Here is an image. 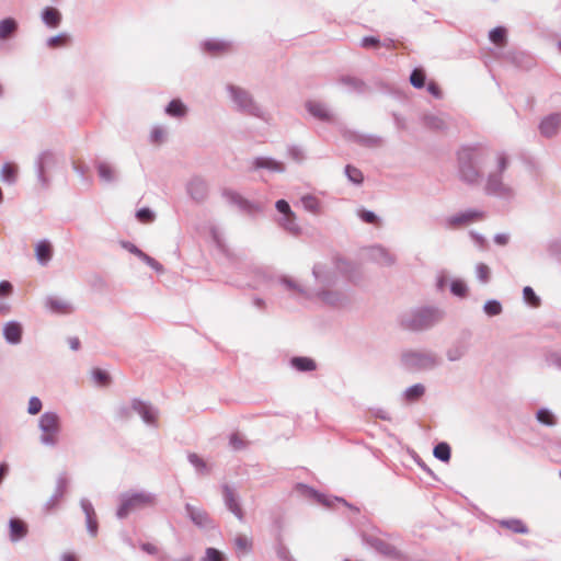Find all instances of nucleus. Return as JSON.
Masks as SVG:
<instances>
[{
  "label": "nucleus",
  "mask_w": 561,
  "mask_h": 561,
  "mask_svg": "<svg viewBox=\"0 0 561 561\" xmlns=\"http://www.w3.org/2000/svg\"><path fill=\"white\" fill-rule=\"evenodd\" d=\"M226 91L236 111L257 118L264 117L263 108L248 90L236 84H227Z\"/></svg>",
  "instance_id": "5"
},
{
  "label": "nucleus",
  "mask_w": 561,
  "mask_h": 561,
  "mask_svg": "<svg viewBox=\"0 0 561 561\" xmlns=\"http://www.w3.org/2000/svg\"><path fill=\"white\" fill-rule=\"evenodd\" d=\"M99 176L102 181L106 183L114 182L115 176V170L106 162H99L96 165Z\"/></svg>",
  "instance_id": "36"
},
{
  "label": "nucleus",
  "mask_w": 561,
  "mask_h": 561,
  "mask_svg": "<svg viewBox=\"0 0 561 561\" xmlns=\"http://www.w3.org/2000/svg\"><path fill=\"white\" fill-rule=\"evenodd\" d=\"M357 214H358V217L364 222H367V224H377L378 222L377 215L371 210L359 209Z\"/></svg>",
  "instance_id": "56"
},
{
  "label": "nucleus",
  "mask_w": 561,
  "mask_h": 561,
  "mask_svg": "<svg viewBox=\"0 0 561 561\" xmlns=\"http://www.w3.org/2000/svg\"><path fill=\"white\" fill-rule=\"evenodd\" d=\"M18 30V22L12 18L0 21V39L5 41L11 37Z\"/></svg>",
  "instance_id": "29"
},
{
  "label": "nucleus",
  "mask_w": 561,
  "mask_h": 561,
  "mask_svg": "<svg viewBox=\"0 0 561 561\" xmlns=\"http://www.w3.org/2000/svg\"><path fill=\"white\" fill-rule=\"evenodd\" d=\"M495 170L490 172L484 191L488 195L510 202L516 196L514 186L504 181L503 173L508 167V158L504 152L496 153Z\"/></svg>",
  "instance_id": "2"
},
{
  "label": "nucleus",
  "mask_w": 561,
  "mask_h": 561,
  "mask_svg": "<svg viewBox=\"0 0 561 561\" xmlns=\"http://www.w3.org/2000/svg\"><path fill=\"white\" fill-rule=\"evenodd\" d=\"M363 539L368 547L373 548L380 554L390 558H394L398 556L396 548L380 537H377L375 535H367L364 536Z\"/></svg>",
  "instance_id": "13"
},
{
  "label": "nucleus",
  "mask_w": 561,
  "mask_h": 561,
  "mask_svg": "<svg viewBox=\"0 0 561 561\" xmlns=\"http://www.w3.org/2000/svg\"><path fill=\"white\" fill-rule=\"evenodd\" d=\"M133 410L137 412L142 421L148 425H156L158 411L153 409L150 404L135 399L131 403Z\"/></svg>",
  "instance_id": "20"
},
{
  "label": "nucleus",
  "mask_w": 561,
  "mask_h": 561,
  "mask_svg": "<svg viewBox=\"0 0 561 561\" xmlns=\"http://www.w3.org/2000/svg\"><path fill=\"white\" fill-rule=\"evenodd\" d=\"M300 202L302 207L311 214L318 215L321 210L320 201L311 194L304 195Z\"/></svg>",
  "instance_id": "35"
},
{
  "label": "nucleus",
  "mask_w": 561,
  "mask_h": 561,
  "mask_svg": "<svg viewBox=\"0 0 561 561\" xmlns=\"http://www.w3.org/2000/svg\"><path fill=\"white\" fill-rule=\"evenodd\" d=\"M224 501L226 507L240 520H243L244 514L239 504L234 491L227 484L222 486Z\"/></svg>",
  "instance_id": "19"
},
{
  "label": "nucleus",
  "mask_w": 561,
  "mask_h": 561,
  "mask_svg": "<svg viewBox=\"0 0 561 561\" xmlns=\"http://www.w3.org/2000/svg\"><path fill=\"white\" fill-rule=\"evenodd\" d=\"M290 365L298 371H311L316 369V363L309 357H293Z\"/></svg>",
  "instance_id": "34"
},
{
  "label": "nucleus",
  "mask_w": 561,
  "mask_h": 561,
  "mask_svg": "<svg viewBox=\"0 0 561 561\" xmlns=\"http://www.w3.org/2000/svg\"><path fill=\"white\" fill-rule=\"evenodd\" d=\"M10 540L12 542L20 541L27 535L26 524L19 518H11L9 520Z\"/></svg>",
  "instance_id": "24"
},
{
  "label": "nucleus",
  "mask_w": 561,
  "mask_h": 561,
  "mask_svg": "<svg viewBox=\"0 0 561 561\" xmlns=\"http://www.w3.org/2000/svg\"><path fill=\"white\" fill-rule=\"evenodd\" d=\"M355 140L366 147H378L382 144V139L375 135H356Z\"/></svg>",
  "instance_id": "38"
},
{
  "label": "nucleus",
  "mask_w": 561,
  "mask_h": 561,
  "mask_svg": "<svg viewBox=\"0 0 561 561\" xmlns=\"http://www.w3.org/2000/svg\"><path fill=\"white\" fill-rule=\"evenodd\" d=\"M368 256L375 263L381 266H391L396 262V256L381 245H373L368 249Z\"/></svg>",
  "instance_id": "16"
},
{
  "label": "nucleus",
  "mask_w": 561,
  "mask_h": 561,
  "mask_svg": "<svg viewBox=\"0 0 561 561\" xmlns=\"http://www.w3.org/2000/svg\"><path fill=\"white\" fill-rule=\"evenodd\" d=\"M422 122L426 127L434 130H444L447 127V122L442 115L426 114Z\"/></svg>",
  "instance_id": "28"
},
{
  "label": "nucleus",
  "mask_w": 561,
  "mask_h": 561,
  "mask_svg": "<svg viewBox=\"0 0 561 561\" xmlns=\"http://www.w3.org/2000/svg\"><path fill=\"white\" fill-rule=\"evenodd\" d=\"M68 39V35L65 33L58 34L56 36H51L47 39V46L50 48L65 45Z\"/></svg>",
  "instance_id": "57"
},
{
  "label": "nucleus",
  "mask_w": 561,
  "mask_h": 561,
  "mask_svg": "<svg viewBox=\"0 0 561 561\" xmlns=\"http://www.w3.org/2000/svg\"><path fill=\"white\" fill-rule=\"evenodd\" d=\"M444 318V311L437 307H422L401 317L402 328L410 331L428 330Z\"/></svg>",
  "instance_id": "3"
},
{
  "label": "nucleus",
  "mask_w": 561,
  "mask_h": 561,
  "mask_svg": "<svg viewBox=\"0 0 561 561\" xmlns=\"http://www.w3.org/2000/svg\"><path fill=\"white\" fill-rule=\"evenodd\" d=\"M44 306L49 312L61 316L71 314L76 310L71 300L54 295L45 298Z\"/></svg>",
  "instance_id": "11"
},
{
  "label": "nucleus",
  "mask_w": 561,
  "mask_h": 561,
  "mask_svg": "<svg viewBox=\"0 0 561 561\" xmlns=\"http://www.w3.org/2000/svg\"><path fill=\"white\" fill-rule=\"evenodd\" d=\"M136 218L142 224H150L154 220L156 214L150 208L144 207L137 210Z\"/></svg>",
  "instance_id": "48"
},
{
  "label": "nucleus",
  "mask_w": 561,
  "mask_h": 561,
  "mask_svg": "<svg viewBox=\"0 0 561 561\" xmlns=\"http://www.w3.org/2000/svg\"><path fill=\"white\" fill-rule=\"evenodd\" d=\"M35 256L42 266H46L53 257V247L46 239L41 240L35 245Z\"/></svg>",
  "instance_id": "22"
},
{
  "label": "nucleus",
  "mask_w": 561,
  "mask_h": 561,
  "mask_svg": "<svg viewBox=\"0 0 561 561\" xmlns=\"http://www.w3.org/2000/svg\"><path fill=\"white\" fill-rule=\"evenodd\" d=\"M450 291L457 297H466L468 293L467 284L461 279H455L450 284Z\"/></svg>",
  "instance_id": "46"
},
{
  "label": "nucleus",
  "mask_w": 561,
  "mask_h": 561,
  "mask_svg": "<svg viewBox=\"0 0 561 561\" xmlns=\"http://www.w3.org/2000/svg\"><path fill=\"white\" fill-rule=\"evenodd\" d=\"M0 178L4 183L14 184L18 178V167L12 163H4L0 171Z\"/></svg>",
  "instance_id": "33"
},
{
  "label": "nucleus",
  "mask_w": 561,
  "mask_h": 561,
  "mask_svg": "<svg viewBox=\"0 0 561 561\" xmlns=\"http://www.w3.org/2000/svg\"><path fill=\"white\" fill-rule=\"evenodd\" d=\"M434 456L442 460L448 461L450 459V447L447 443H439L434 447Z\"/></svg>",
  "instance_id": "44"
},
{
  "label": "nucleus",
  "mask_w": 561,
  "mask_h": 561,
  "mask_svg": "<svg viewBox=\"0 0 561 561\" xmlns=\"http://www.w3.org/2000/svg\"><path fill=\"white\" fill-rule=\"evenodd\" d=\"M275 552L277 558L282 561H295L289 549L283 542L276 545Z\"/></svg>",
  "instance_id": "50"
},
{
  "label": "nucleus",
  "mask_w": 561,
  "mask_h": 561,
  "mask_svg": "<svg viewBox=\"0 0 561 561\" xmlns=\"http://www.w3.org/2000/svg\"><path fill=\"white\" fill-rule=\"evenodd\" d=\"M234 545L238 550H242V551H247V552L250 551L252 548L251 540L249 538H247L245 536H238L234 539Z\"/></svg>",
  "instance_id": "55"
},
{
  "label": "nucleus",
  "mask_w": 561,
  "mask_h": 561,
  "mask_svg": "<svg viewBox=\"0 0 561 561\" xmlns=\"http://www.w3.org/2000/svg\"><path fill=\"white\" fill-rule=\"evenodd\" d=\"M484 213L478 209H466L463 211L454 214L444 219V226L447 229H457L469 224L481 220Z\"/></svg>",
  "instance_id": "10"
},
{
  "label": "nucleus",
  "mask_w": 561,
  "mask_h": 561,
  "mask_svg": "<svg viewBox=\"0 0 561 561\" xmlns=\"http://www.w3.org/2000/svg\"><path fill=\"white\" fill-rule=\"evenodd\" d=\"M483 311L489 316V317H495V316H499L502 313L503 311V308H502V305L499 300H495V299H491V300H488L484 305H483Z\"/></svg>",
  "instance_id": "43"
},
{
  "label": "nucleus",
  "mask_w": 561,
  "mask_h": 561,
  "mask_svg": "<svg viewBox=\"0 0 561 561\" xmlns=\"http://www.w3.org/2000/svg\"><path fill=\"white\" fill-rule=\"evenodd\" d=\"M139 259L141 261H144L147 265H149L151 268L157 271L158 273H162L163 272V266L157 260H154L153 257L149 256L145 252L141 254V256Z\"/></svg>",
  "instance_id": "59"
},
{
  "label": "nucleus",
  "mask_w": 561,
  "mask_h": 561,
  "mask_svg": "<svg viewBox=\"0 0 561 561\" xmlns=\"http://www.w3.org/2000/svg\"><path fill=\"white\" fill-rule=\"evenodd\" d=\"M524 299L531 305L533 307H537L539 305V298L535 294L531 287L526 286L523 289Z\"/></svg>",
  "instance_id": "53"
},
{
  "label": "nucleus",
  "mask_w": 561,
  "mask_h": 561,
  "mask_svg": "<svg viewBox=\"0 0 561 561\" xmlns=\"http://www.w3.org/2000/svg\"><path fill=\"white\" fill-rule=\"evenodd\" d=\"M204 48L208 51L217 53V51H224L229 48V43L218 39H210L206 41L203 44Z\"/></svg>",
  "instance_id": "45"
},
{
  "label": "nucleus",
  "mask_w": 561,
  "mask_h": 561,
  "mask_svg": "<svg viewBox=\"0 0 561 561\" xmlns=\"http://www.w3.org/2000/svg\"><path fill=\"white\" fill-rule=\"evenodd\" d=\"M286 290L298 294L306 298H313L311 288H305L290 277L284 276L279 279Z\"/></svg>",
  "instance_id": "25"
},
{
  "label": "nucleus",
  "mask_w": 561,
  "mask_h": 561,
  "mask_svg": "<svg viewBox=\"0 0 561 561\" xmlns=\"http://www.w3.org/2000/svg\"><path fill=\"white\" fill-rule=\"evenodd\" d=\"M501 525L506 527V528H508V529H511L512 531H514L516 534H527L528 533L527 527L519 519L502 520Z\"/></svg>",
  "instance_id": "41"
},
{
  "label": "nucleus",
  "mask_w": 561,
  "mask_h": 561,
  "mask_svg": "<svg viewBox=\"0 0 561 561\" xmlns=\"http://www.w3.org/2000/svg\"><path fill=\"white\" fill-rule=\"evenodd\" d=\"M203 561H224L221 552L215 548H207Z\"/></svg>",
  "instance_id": "62"
},
{
  "label": "nucleus",
  "mask_w": 561,
  "mask_h": 561,
  "mask_svg": "<svg viewBox=\"0 0 561 561\" xmlns=\"http://www.w3.org/2000/svg\"><path fill=\"white\" fill-rule=\"evenodd\" d=\"M548 252L551 256L561 262V240H553L548 244Z\"/></svg>",
  "instance_id": "58"
},
{
  "label": "nucleus",
  "mask_w": 561,
  "mask_h": 561,
  "mask_svg": "<svg viewBox=\"0 0 561 561\" xmlns=\"http://www.w3.org/2000/svg\"><path fill=\"white\" fill-rule=\"evenodd\" d=\"M119 505L116 511V516L119 519L126 518L129 514L154 506L157 503L156 494L148 491H126L118 497Z\"/></svg>",
  "instance_id": "4"
},
{
  "label": "nucleus",
  "mask_w": 561,
  "mask_h": 561,
  "mask_svg": "<svg viewBox=\"0 0 561 561\" xmlns=\"http://www.w3.org/2000/svg\"><path fill=\"white\" fill-rule=\"evenodd\" d=\"M185 511L192 523L202 529H209L214 527L213 519L209 517L206 511L203 508L193 506L191 504L185 505Z\"/></svg>",
  "instance_id": "12"
},
{
  "label": "nucleus",
  "mask_w": 561,
  "mask_h": 561,
  "mask_svg": "<svg viewBox=\"0 0 561 561\" xmlns=\"http://www.w3.org/2000/svg\"><path fill=\"white\" fill-rule=\"evenodd\" d=\"M476 277L481 284H488L491 278V270L484 263H478L476 265Z\"/></svg>",
  "instance_id": "42"
},
{
  "label": "nucleus",
  "mask_w": 561,
  "mask_h": 561,
  "mask_svg": "<svg viewBox=\"0 0 561 561\" xmlns=\"http://www.w3.org/2000/svg\"><path fill=\"white\" fill-rule=\"evenodd\" d=\"M306 110L318 121L325 123H332L334 121V115L331 110L327 104L320 101H308L306 103Z\"/></svg>",
  "instance_id": "14"
},
{
  "label": "nucleus",
  "mask_w": 561,
  "mask_h": 561,
  "mask_svg": "<svg viewBox=\"0 0 561 561\" xmlns=\"http://www.w3.org/2000/svg\"><path fill=\"white\" fill-rule=\"evenodd\" d=\"M42 21L48 26V27H57L59 26L61 22V14L60 12L51 7H47L42 12Z\"/></svg>",
  "instance_id": "26"
},
{
  "label": "nucleus",
  "mask_w": 561,
  "mask_h": 561,
  "mask_svg": "<svg viewBox=\"0 0 561 561\" xmlns=\"http://www.w3.org/2000/svg\"><path fill=\"white\" fill-rule=\"evenodd\" d=\"M3 336L10 344H19L22 340V325L16 321H10L3 327Z\"/></svg>",
  "instance_id": "23"
},
{
  "label": "nucleus",
  "mask_w": 561,
  "mask_h": 561,
  "mask_svg": "<svg viewBox=\"0 0 561 561\" xmlns=\"http://www.w3.org/2000/svg\"><path fill=\"white\" fill-rule=\"evenodd\" d=\"M229 444L234 450H240L245 447V442L239 434H232L229 438Z\"/></svg>",
  "instance_id": "63"
},
{
  "label": "nucleus",
  "mask_w": 561,
  "mask_h": 561,
  "mask_svg": "<svg viewBox=\"0 0 561 561\" xmlns=\"http://www.w3.org/2000/svg\"><path fill=\"white\" fill-rule=\"evenodd\" d=\"M402 365L412 371L434 369L440 364L439 356L431 351H405L401 355Z\"/></svg>",
  "instance_id": "7"
},
{
  "label": "nucleus",
  "mask_w": 561,
  "mask_h": 561,
  "mask_svg": "<svg viewBox=\"0 0 561 561\" xmlns=\"http://www.w3.org/2000/svg\"><path fill=\"white\" fill-rule=\"evenodd\" d=\"M188 195L196 202H203L208 194L206 181L199 176L192 178L186 185Z\"/></svg>",
  "instance_id": "15"
},
{
  "label": "nucleus",
  "mask_w": 561,
  "mask_h": 561,
  "mask_svg": "<svg viewBox=\"0 0 561 561\" xmlns=\"http://www.w3.org/2000/svg\"><path fill=\"white\" fill-rule=\"evenodd\" d=\"M68 485V478L66 473H60L56 480V488L54 493H57L61 497L65 495Z\"/></svg>",
  "instance_id": "52"
},
{
  "label": "nucleus",
  "mask_w": 561,
  "mask_h": 561,
  "mask_svg": "<svg viewBox=\"0 0 561 561\" xmlns=\"http://www.w3.org/2000/svg\"><path fill=\"white\" fill-rule=\"evenodd\" d=\"M165 129L162 126H154L150 133V141L153 144H161L165 139Z\"/></svg>",
  "instance_id": "51"
},
{
  "label": "nucleus",
  "mask_w": 561,
  "mask_h": 561,
  "mask_svg": "<svg viewBox=\"0 0 561 561\" xmlns=\"http://www.w3.org/2000/svg\"><path fill=\"white\" fill-rule=\"evenodd\" d=\"M38 428L42 432L39 440L44 446L54 447L57 445L61 426L60 417L56 412H44L38 420Z\"/></svg>",
  "instance_id": "8"
},
{
  "label": "nucleus",
  "mask_w": 561,
  "mask_h": 561,
  "mask_svg": "<svg viewBox=\"0 0 561 561\" xmlns=\"http://www.w3.org/2000/svg\"><path fill=\"white\" fill-rule=\"evenodd\" d=\"M425 393V387L422 383H415L404 390L402 398L407 402H415Z\"/></svg>",
  "instance_id": "30"
},
{
  "label": "nucleus",
  "mask_w": 561,
  "mask_h": 561,
  "mask_svg": "<svg viewBox=\"0 0 561 561\" xmlns=\"http://www.w3.org/2000/svg\"><path fill=\"white\" fill-rule=\"evenodd\" d=\"M489 38L493 44L504 46L506 42V30L503 26L494 27L490 31Z\"/></svg>",
  "instance_id": "37"
},
{
  "label": "nucleus",
  "mask_w": 561,
  "mask_h": 561,
  "mask_svg": "<svg viewBox=\"0 0 561 561\" xmlns=\"http://www.w3.org/2000/svg\"><path fill=\"white\" fill-rule=\"evenodd\" d=\"M80 505H81V508H82V511H83V513L85 515V518L87 517L96 516L94 507H93L92 503L88 499H82L80 501Z\"/></svg>",
  "instance_id": "64"
},
{
  "label": "nucleus",
  "mask_w": 561,
  "mask_h": 561,
  "mask_svg": "<svg viewBox=\"0 0 561 561\" xmlns=\"http://www.w3.org/2000/svg\"><path fill=\"white\" fill-rule=\"evenodd\" d=\"M186 112H187L186 106L184 105V103L181 100H178V99L172 100L165 107V113L172 117H178V118L184 117L186 115Z\"/></svg>",
  "instance_id": "32"
},
{
  "label": "nucleus",
  "mask_w": 561,
  "mask_h": 561,
  "mask_svg": "<svg viewBox=\"0 0 561 561\" xmlns=\"http://www.w3.org/2000/svg\"><path fill=\"white\" fill-rule=\"evenodd\" d=\"M350 263L343 260L314 264L312 275L316 286L311 288L313 298H318L329 306H342L345 301V296L340 291L333 290L331 287L336 284L340 275L352 277Z\"/></svg>",
  "instance_id": "1"
},
{
  "label": "nucleus",
  "mask_w": 561,
  "mask_h": 561,
  "mask_svg": "<svg viewBox=\"0 0 561 561\" xmlns=\"http://www.w3.org/2000/svg\"><path fill=\"white\" fill-rule=\"evenodd\" d=\"M289 157L296 162H301L305 160V151L302 148L298 146H291L288 148Z\"/></svg>",
  "instance_id": "60"
},
{
  "label": "nucleus",
  "mask_w": 561,
  "mask_h": 561,
  "mask_svg": "<svg viewBox=\"0 0 561 561\" xmlns=\"http://www.w3.org/2000/svg\"><path fill=\"white\" fill-rule=\"evenodd\" d=\"M410 82L416 89L423 88L425 84L424 71L421 69H414L410 76Z\"/></svg>",
  "instance_id": "47"
},
{
  "label": "nucleus",
  "mask_w": 561,
  "mask_h": 561,
  "mask_svg": "<svg viewBox=\"0 0 561 561\" xmlns=\"http://www.w3.org/2000/svg\"><path fill=\"white\" fill-rule=\"evenodd\" d=\"M537 420L548 426L556 424L554 416L548 409H540L537 412Z\"/></svg>",
  "instance_id": "49"
},
{
  "label": "nucleus",
  "mask_w": 561,
  "mask_h": 561,
  "mask_svg": "<svg viewBox=\"0 0 561 561\" xmlns=\"http://www.w3.org/2000/svg\"><path fill=\"white\" fill-rule=\"evenodd\" d=\"M42 401L37 397H32L28 401L27 412L32 415H35L42 410Z\"/></svg>",
  "instance_id": "61"
},
{
  "label": "nucleus",
  "mask_w": 561,
  "mask_h": 561,
  "mask_svg": "<svg viewBox=\"0 0 561 561\" xmlns=\"http://www.w3.org/2000/svg\"><path fill=\"white\" fill-rule=\"evenodd\" d=\"M470 348L469 339L461 337L456 340L446 351V357L449 362L461 360Z\"/></svg>",
  "instance_id": "18"
},
{
  "label": "nucleus",
  "mask_w": 561,
  "mask_h": 561,
  "mask_svg": "<svg viewBox=\"0 0 561 561\" xmlns=\"http://www.w3.org/2000/svg\"><path fill=\"white\" fill-rule=\"evenodd\" d=\"M187 458L190 463L194 466L198 472L206 471V463L198 455L190 454Z\"/></svg>",
  "instance_id": "54"
},
{
  "label": "nucleus",
  "mask_w": 561,
  "mask_h": 561,
  "mask_svg": "<svg viewBox=\"0 0 561 561\" xmlns=\"http://www.w3.org/2000/svg\"><path fill=\"white\" fill-rule=\"evenodd\" d=\"M345 175L347 176L350 182H352L356 185L362 184L364 181L363 172L359 169H357L351 164H347L345 167Z\"/></svg>",
  "instance_id": "39"
},
{
  "label": "nucleus",
  "mask_w": 561,
  "mask_h": 561,
  "mask_svg": "<svg viewBox=\"0 0 561 561\" xmlns=\"http://www.w3.org/2000/svg\"><path fill=\"white\" fill-rule=\"evenodd\" d=\"M481 160V152L474 148H462L458 151L460 179L469 184L480 180L478 164Z\"/></svg>",
  "instance_id": "6"
},
{
  "label": "nucleus",
  "mask_w": 561,
  "mask_h": 561,
  "mask_svg": "<svg viewBox=\"0 0 561 561\" xmlns=\"http://www.w3.org/2000/svg\"><path fill=\"white\" fill-rule=\"evenodd\" d=\"M57 158L51 151L46 150L37 156L35 161L36 178L42 187H48L50 183L48 172L55 168Z\"/></svg>",
  "instance_id": "9"
},
{
  "label": "nucleus",
  "mask_w": 561,
  "mask_h": 561,
  "mask_svg": "<svg viewBox=\"0 0 561 561\" xmlns=\"http://www.w3.org/2000/svg\"><path fill=\"white\" fill-rule=\"evenodd\" d=\"M278 222L290 234L298 236L301 231L294 213L288 214V216H282Z\"/></svg>",
  "instance_id": "27"
},
{
  "label": "nucleus",
  "mask_w": 561,
  "mask_h": 561,
  "mask_svg": "<svg viewBox=\"0 0 561 561\" xmlns=\"http://www.w3.org/2000/svg\"><path fill=\"white\" fill-rule=\"evenodd\" d=\"M561 126V113H553L546 116L539 124L540 134L543 137L551 138L556 136Z\"/></svg>",
  "instance_id": "17"
},
{
  "label": "nucleus",
  "mask_w": 561,
  "mask_h": 561,
  "mask_svg": "<svg viewBox=\"0 0 561 561\" xmlns=\"http://www.w3.org/2000/svg\"><path fill=\"white\" fill-rule=\"evenodd\" d=\"M224 196L227 198V201L231 204H234L239 206L241 209L244 210H251L253 208V205L244 199L239 193L233 191H225Z\"/></svg>",
  "instance_id": "31"
},
{
  "label": "nucleus",
  "mask_w": 561,
  "mask_h": 561,
  "mask_svg": "<svg viewBox=\"0 0 561 561\" xmlns=\"http://www.w3.org/2000/svg\"><path fill=\"white\" fill-rule=\"evenodd\" d=\"M252 164L254 169H266L276 173L285 172V164L270 157H257Z\"/></svg>",
  "instance_id": "21"
},
{
  "label": "nucleus",
  "mask_w": 561,
  "mask_h": 561,
  "mask_svg": "<svg viewBox=\"0 0 561 561\" xmlns=\"http://www.w3.org/2000/svg\"><path fill=\"white\" fill-rule=\"evenodd\" d=\"M341 82L346 85L350 90L356 91V92H364L365 91V83L355 77H344L341 79Z\"/></svg>",
  "instance_id": "40"
}]
</instances>
